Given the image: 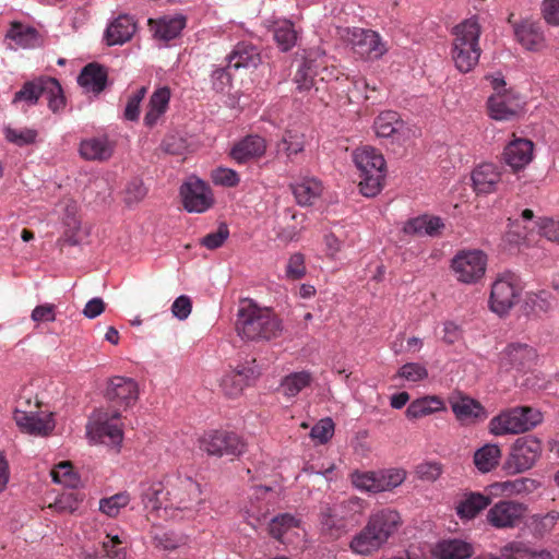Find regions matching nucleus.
I'll list each match as a JSON object with an SVG mask.
<instances>
[{
    "instance_id": "14",
    "label": "nucleus",
    "mask_w": 559,
    "mask_h": 559,
    "mask_svg": "<svg viewBox=\"0 0 559 559\" xmlns=\"http://www.w3.org/2000/svg\"><path fill=\"white\" fill-rule=\"evenodd\" d=\"M524 102L513 90L493 93L487 100L490 118L503 121L518 117L523 110Z\"/></svg>"
},
{
    "instance_id": "2",
    "label": "nucleus",
    "mask_w": 559,
    "mask_h": 559,
    "mask_svg": "<svg viewBox=\"0 0 559 559\" xmlns=\"http://www.w3.org/2000/svg\"><path fill=\"white\" fill-rule=\"evenodd\" d=\"M236 331L246 341L270 342L282 335L283 324L271 308L245 300L237 312Z\"/></svg>"
},
{
    "instance_id": "57",
    "label": "nucleus",
    "mask_w": 559,
    "mask_h": 559,
    "mask_svg": "<svg viewBox=\"0 0 559 559\" xmlns=\"http://www.w3.org/2000/svg\"><path fill=\"white\" fill-rule=\"evenodd\" d=\"M443 468L439 462L427 461L418 464L415 474L418 479L427 483L436 481L442 474Z\"/></svg>"
},
{
    "instance_id": "59",
    "label": "nucleus",
    "mask_w": 559,
    "mask_h": 559,
    "mask_svg": "<svg viewBox=\"0 0 559 559\" xmlns=\"http://www.w3.org/2000/svg\"><path fill=\"white\" fill-rule=\"evenodd\" d=\"M306 275L305 257L302 253L296 252L292 254L287 261L285 276L290 281L301 280Z\"/></svg>"
},
{
    "instance_id": "35",
    "label": "nucleus",
    "mask_w": 559,
    "mask_h": 559,
    "mask_svg": "<svg viewBox=\"0 0 559 559\" xmlns=\"http://www.w3.org/2000/svg\"><path fill=\"white\" fill-rule=\"evenodd\" d=\"M500 559H552L549 551L535 549L525 542H511L501 549Z\"/></svg>"
},
{
    "instance_id": "49",
    "label": "nucleus",
    "mask_w": 559,
    "mask_h": 559,
    "mask_svg": "<svg viewBox=\"0 0 559 559\" xmlns=\"http://www.w3.org/2000/svg\"><path fill=\"white\" fill-rule=\"evenodd\" d=\"M354 487L360 491L369 493L380 492L378 472H359L355 471L350 475Z\"/></svg>"
},
{
    "instance_id": "9",
    "label": "nucleus",
    "mask_w": 559,
    "mask_h": 559,
    "mask_svg": "<svg viewBox=\"0 0 559 559\" xmlns=\"http://www.w3.org/2000/svg\"><path fill=\"white\" fill-rule=\"evenodd\" d=\"M119 411L109 413L98 409L93 413L86 425V435L91 442L119 449L123 440V431L118 423Z\"/></svg>"
},
{
    "instance_id": "10",
    "label": "nucleus",
    "mask_w": 559,
    "mask_h": 559,
    "mask_svg": "<svg viewBox=\"0 0 559 559\" xmlns=\"http://www.w3.org/2000/svg\"><path fill=\"white\" fill-rule=\"evenodd\" d=\"M450 266L457 282L473 285L486 273L487 255L478 249L461 250L453 257Z\"/></svg>"
},
{
    "instance_id": "1",
    "label": "nucleus",
    "mask_w": 559,
    "mask_h": 559,
    "mask_svg": "<svg viewBox=\"0 0 559 559\" xmlns=\"http://www.w3.org/2000/svg\"><path fill=\"white\" fill-rule=\"evenodd\" d=\"M402 524L401 514L395 509L373 510L364 528L352 538L349 548L356 555L369 556L385 545Z\"/></svg>"
},
{
    "instance_id": "47",
    "label": "nucleus",
    "mask_w": 559,
    "mask_h": 559,
    "mask_svg": "<svg viewBox=\"0 0 559 559\" xmlns=\"http://www.w3.org/2000/svg\"><path fill=\"white\" fill-rule=\"evenodd\" d=\"M305 135L300 132L287 130L277 144V152H283L288 160H293L294 156L304 152Z\"/></svg>"
},
{
    "instance_id": "22",
    "label": "nucleus",
    "mask_w": 559,
    "mask_h": 559,
    "mask_svg": "<svg viewBox=\"0 0 559 559\" xmlns=\"http://www.w3.org/2000/svg\"><path fill=\"white\" fill-rule=\"evenodd\" d=\"M186 24L187 19L182 14L165 15L157 20H148L154 38L162 41L177 38L186 27Z\"/></svg>"
},
{
    "instance_id": "64",
    "label": "nucleus",
    "mask_w": 559,
    "mask_h": 559,
    "mask_svg": "<svg viewBox=\"0 0 559 559\" xmlns=\"http://www.w3.org/2000/svg\"><path fill=\"white\" fill-rule=\"evenodd\" d=\"M121 544L118 535L110 537L107 536V540L103 542V551L105 559H124V551L118 546Z\"/></svg>"
},
{
    "instance_id": "28",
    "label": "nucleus",
    "mask_w": 559,
    "mask_h": 559,
    "mask_svg": "<svg viewBox=\"0 0 559 559\" xmlns=\"http://www.w3.org/2000/svg\"><path fill=\"white\" fill-rule=\"evenodd\" d=\"M170 90L167 86L158 87L151 95L143 119L145 127L154 128L168 109Z\"/></svg>"
},
{
    "instance_id": "27",
    "label": "nucleus",
    "mask_w": 559,
    "mask_h": 559,
    "mask_svg": "<svg viewBox=\"0 0 559 559\" xmlns=\"http://www.w3.org/2000/svg\"><path fill=\"white\" fill-rule=\"evenodd\" d=\"M79 152L85 160L105 162L112 156L114 144L107 136L88 138L81 141Z\"/></svg>"
},
{
    "instance_id": "7",
    "label": "nucleus",
    "mask_w": 559,
    "mask_h": 559,
    "mask_svg": "<svg viewBox=\"0 0 559 559\" xmlns=\"http://www.w3.org/2000/svg\"><path fill=\"white\" fill-rule=\"evenodd\" d=\"M543 442L534 435L516 438L503 463V469L510 475L523 474L532 469L543 455Z\"/></svg>"
},
{
    "instance_id": "21",
    "label": "nucleus",
    "mask_w": 559,
    "mask_h": 559,
    "mask_svg": "<svg viewBox=\"0 0 559 559\" xmlns=\"http://www.w3.org/2000/svg\"><path fill=\"white\" fill-rule=\"evenodd\" d=\"M57 90L53 78H38L33 81L25 82L20 91L14 94L12 104H23V109L37 104L39 97L45 94L46 90Z\"/></svg>"
},
{
    "instance_id": "20",
    "label": "nucleus",
    "mask_w": 559,
    "mask_h": 559,
    "mask_svg": "<svg viewBox=\"0 0 559 559\" xmlns=\"http://www.w3.org/2000/svg\"><path fill=\"white\" fill-rule=\"evenodd\" d=\"M501 168L492 163H483L472 171L473 189L477 194H490L501 182Z\"/></svg>"
},
{
    "instance_id": "42",
    "label": "nucleus",
    "mask_w": 559,
    "mask_h": 559,
    "mask_svg": "<svg viewBox=\"0 0 559 559\" xmlns=\"http://www.w3.org/2000/svg\"><path fill=\"white\" fill-rule=\"evenodd\" d=\"M452 59L455 68L462 72L467 73L472 71L478 63L481 48L480 46H452Z\"/></svg>"
},
{
    "instance_id": "62",
    "label": "nucleus",
    "mask_w": 559,
    "mask_h": 559,
    "mask_svg": "<svg viewBox=\"0 0 559 559\" xmlns=\"http://www.w3.org/2000/svg\"><path fill=\"white\" fill-rule=\"evenodd\" d=\"M212 180L215 185L235 187L239 183V175L229 168L218 167L212 171Z\"/></svg>"
},
{
    "instance_id": "11",
    "label": "nucleus",
    "mask_w": 559,
    "mask_h": 559,
    "mask_svg": "<svg viewBox=\"0 0 559 559\" xmlns=\"http://www.w3.org/2000/svg\"><path fill=\"white\" fill-rule=\"evenodd\" d=\"M199 447L209 455H240L246 450L243 440L233 432L210 431L199 439Z\"/></svg>"
},
{
    "instance_id": "41",
    "label": "nucleus",
    "mask_w": 559,
    "mask_h": 559,
    "mask_svg": "<svg viewBox=\"0 0 559 559\" xmlns=\"http://www.w3.org/2000/svg\"><path fill=\"white\" fill-rule=\"evenodd\" d=\"M444 408V403L439 396L426 395L411 402L405 415L408 419H418L441 412Z\"/></svg>"
},
{
    "instance_id": "33",
    "label": "nucleus",
    "mask_w": 559,
    "mask_h": 559,
    "mask_svg": "<svg viewBox=\"0 0 559 559\" xmlns=\"http://www.w3.org/2000/svg\"><path fill=\"white\" fill-rule=\"evenodd\" d=\"M481 26L477 16L466 19L452 29V46H479Z\"/></svg>"
},
{
    "instance_id": "39",
    "label": "nucleus",
    "mask_w": 559,
    "mask_h": 559,
    "mask_svg": "<svg viewBox=\"0 0 559 559\" xmlns=\"http://www.w3.org/2000/svg\"><path fill=\"white\" fill-rule=\"evenodd\" d=\"M273 38L283 52L289 51L297 44L298 32L289 20H277L271 25Z\"/></svg>"
},
{
    "instance_id": "55",
    "label": "nucleus",
    "mask_w": 559,
    "mask_h": 559,
    "mask_svg": "<svg viewBox=\"0 0 559 559\" xmlns=\"http://www.w3.org/2000/svg\"><path fill=\"white\" fill-rule=\"evenodd\" d=\"M558 520L559 513L556 511L547 514H535L531 518L530 527L535 535L543 536L554 528Z\"/></svg>"
},
{
    "instance_id": "36",
    "label": "nucleus",
    "mask_w": 559,
    "mask_h": 559,
    "mask_svg": "<svg viewBox=\"0 0 559 559\" xmlns=\"http://www.w3.org/2000/svg\"><path fill=\"white\" fill-rule=\"evenodd\" d=\"M261 62V56L258 48L249 43H239L228 57V67L255 68Z\"/></svg>"
},
{
    "instance_id": "19",
    "label": "nucleus",
    "mask_w": 559,
    "mask_h": 559,
    "mask_svg": "<svg viewBox=\"0 0 559 559\" xmlns=\"http://www.w3.org/2000/svg\"><path fill=\"white\" fill-rule=\"evenodd\" d=\"M139 389L136 382L131 378L114 377L110 379L106 396L107 399L124 408L138 400Z\"/></svg>"
},
{
    "instance_id": "15",
    "label": "nucleus",
    "mask_w": 559,
    "mask_h": 559,
    "mask_svg": "<svg viewBox=\"0 0 559 559\" xmlns=\"http://www.w3.org/2000/svg\"><path fill=\"white\" fill-rule=\"evenodd\" d=\"M13 418L17 427L26 433L47 436L55 428L51 415L27 412L16 408Z\"/></svg>"
},
{
    "instance_id": "54",
    "label": "nucleus",
    "mask_w": 559,
    "mask_h": 559,
    "mask_svg": "<svg viewBox=\"0 0 559 559\" xmlns=\"http://www.w3.org/2000/svg\"><path fill=\"white\" fill-rule=\"evenodd\" d=\"M5 140L17 146H26L35 143L37 139V131L29 128H4Z\"/></svg>"
},
{
    "instance_id": "51",
    "label": "nucleus",
    "mask_w": 559,
    "mask_h": 559,
    "mask_svg": "<svg viewBox=\"0 0 559 559\" xmlns=\"http://www.w3.org/2000/svg\"><path fill=\"white\" fill-rule=\"evenodd\" d=\"M52 480L57 484H60L64 487L75 488L80 478L76 473L73 471V466L70 462H61L59 463L50 473Z\"/></svg>"
},
{
    "instance_id": "18",
    "label": "nucleus",
    "mask_w": 559,
    "mask_h": 559,
    "mask_svg": "<svg viewBox=\"0 0 559 559\" xmlns=\"http://www.w3.org/2000/svg\"><path fill=\"white\" fill-rule=\"evenodd\" d=\"M536 357V350L533 347L526 344L513 343L502 352L500 364L506 370L522 371L530 368Z\"/></svg>"
},
{
    "instance_id": "63",
    "label": "nucleus",
    "mask_w": 559,
    "mask_h": 559,
    "mask_svg": "<svg viewBox=\"0 0 559 559\" xmlns=\"http://www.w3.org/2000/svg\"><path fill=\"white\" fill-rule=\"evenodd\" d=\"M540 12L548 25L559 26V0H543Z\"/></svg>"
},
{
    "instance_id": "43",
    "label": "nucleus",
    "mask_w": 559,
    "mask_h": 559,
    "mask_svg": "<svg viewBox=\"0 0 559 559\" xmlns=\"http://www.w3.org/2000/svg\"><path fill=\"white\" fill-rule=\"evenodd\" d=\"M151 534L155 547L166 551L178 549L188 543L186 535L163 527L154 526Z\"/></svg>"
},
{
    "instance_id": "26",
    "label": "nucleus",
    "mask_w": 559,
    "mask_h": 559,
    "mask_svg": "<svg viewBox=\"0 0 559 559\" xmlns=\"http://www.w3.org/2000/svg\"><path fill=\"white\" fill-rule=\"evenodd\" d=\"M444 224L438 216L419 215L417 217L409 218L403 226V233L409 236L417 237H436L440 235Z\"/></svg>"
},
{
    "instance_id": "4",
    "label": "nucleus",
    "mask_w": 559,
    "mask_h": 559,
    "mask_svg": "<svg viewBox=\"0 0 559 559\" xmlns=\"http://www.w3.org/2000/svg\"><path fill=\"white\" fill-rule=\"evenodd\" d=\"M353 160L360 173L359 190L361 194L373 198L383 188L385 160L374 147L362 146L353 153Z\"/></svg>"
},
{
    "instance_id": "38",
    "label": "nucleus",
    "mask_w": 559,
    "mask_h": 559,
    "mask_svg": "<svg viewBox=\"0 0 559 559\" xmlns=\"http://www.w3.org/2000/svg\"><path fill=\"white\" fill-rule=\"evenodd\" d=\"M452 412L460 421L476 419L484 414L483 406L475 400L461 394L449 400Z\"/></svg>"
},
{
    "instance_id": "61",
    "label": "nucleus",
    "mask_w": 559,
    "mask_h": 559,
    "mask_svg": "<svg viewBox=\"0 0 559 559\" xmlns=\"http://www.w3.org/2000/svg\"><path fill=\"white\" fill-rule=\"evenodd\" d=\"M228 236V227L222 224L216 231L210 233L201 238L200 243L210 250H214L222 247Z\"/></svg>"
},
{
    "instance_id": "8",
    "label": "nucleus",
    "mask_w": 559,
    "mask_h": 559,
    "mask_svg": "<svg viewBox=\"0 0 559 559\" xmlns=\"http://www.w3.org/2000/svg\"><path fill=\"white\" fill-rule=\"evenodd\" d=\"M523 284L520 276L511 271L497 275L491 284L488 300L489 309L498 316H504L519 302Z\"/></svg>"
},
{
    "instance_id": "40",
    "label": "nucleus",
    "mask_w": 559,
    "mask_h": 559,
    "mask_svg": "<svg viewBox=\"0 0 559 559\" xmlns=\"http://www.w3.org/2000/svg\"><path fill=\"white\" fill-rule=\"evenodd\" d=\"M472 555V546L460 539L441 540L433 549V556L438 559H467Z\"/></svg>"
},
{
    "instance_id": "46",
    "label": "nucleus",
    "mask_w": 559,
    "mask_h": 559,
    "mask_svg": "<svg viewBox=\"0 0 559 559\" xmlns=\"http://www.w3.org/2000/svg\"><path fill=\"white\" fill-rule=\"evenodd\" d=\"M403 127L400 115L393 110L382 111L373 122V129L378 136L389 138Z\"/></svg>"
},
{
    "instance_id": "44",
    "label": "nucleus",
    "mask_w": 559,
    "mask_h": 559,
    "mask_svg": "<svg viewBox=\"0 0 559 559\" xmlns=\"http://www.w3.org/2000/svg\"><path fill=\"white\" fill-rule=\"evenodd\" d=\"M313 378L310 371L292 372L281 381V390L286 397H295L305 388L309 386Z\"/></svg>"
},
{
    "instance_id": "48",
    "label": "nucleus",
    "mask_w": 559,
    "mask_h": 559,
    "mask_svg": "<svg viewBox=\"0 0 559 559\" xmlns=\"http://www.w3.org/2000/svg\"><path fill=\"white\" fill-rule=\"evenodd\" d=\"M318 66L314 60L306 58L296 71L294 82L299 92H308L314 85V78L318 74Z\"/></svg>"
},
{
    "instance_id": "5",
    "label": "nucleus",
    "mask_w": 559,
    "mask_h": 559,
    "mask_svg": "<svg viewBox=\"0 0 559 559\" xmlns=\"http://www.w3.org/2000/svg\"><path fill=\"white\" fill-rule=\"evenodd\" d=\"M543 421V414L530 406H518L501 412L489 421L493 436L519 435L534 429Z\"/></svg>"
},
{
    "instance_id": "24",
    "label": "nucleus",
    "mask_w": 559,
    "mask_h": 559,
    "mask_svg": "<svg viewBox=\"0 0 559 559\" xmlns=\"http://www.w3.org/2000/svg\"><path fill=\"white\" fill-rule=\"evenodd\" d=\"M364 509V501L358 497H350L345 499L332 508H328L322 513V524L332 528L336 525V520L354 519L356 514L361 513Z\"/></svg>"
},
{
    "instance_id": "32",
    "label": "nucleus",
    "mask_w": 559,
    "mask_h": 559,
    "mask_svg": "<svg viewBox=\"0 0 559 559\" xmlns=\"http://www.w3.org/2000/svg\"><path fill=\"white\" fill-rule=\"evenodd\" d=\"M7 39L14 43L11 49H32L40 45V37L36 28L13 22L5 35Z\"/></svg>"
},
{
    "instance_id": "53",
    "label": "nucleus",
    "mask_w": 559,
    "mask_h": 559,
    "mask_svg": "<svg viewBox=\"0 0 559 559\" xmlns=\"http://www.w3.org/2000/svg\"><path fill=\"white\" fill-rule=\"evenodd\" d=\"M130 502L128 492H119L108 498H103L99 501V511L104 514L115 518L119 514L120 510L127 507Z\"/></svg>"
},
{
    "instance_id": "25",
    "label": "nucleus",
    "mask_w": 559,
    "mask_h": 559,
    "mask_svg": "<svg viewBox=\"0 0 559 559\" xmlns=\"http://www.w3.org/2000/svg\"><path fill=\"white\" fill-rule=\"evenodd\" d=\"M518 41L527 50L539 51L546 47L544 32L540 25L533 21H522L514 26Z\"/></svg>"
},
{
    "instance_id": "16",
    "label": "nucleus",
    "mask_w": 559,
    "mask_h": 559,
    "mask_svg": "<svg viewBox=\"0 0 559 559\" xmlns=\"http://www.w3.org/2000/svg\"><path fill=\"white\" fill-rule=\"evenodd\" d=\"M503 162L513 171L524 169L534 157V143L527 139H514L503 150Z\"/></svg>"
},
{
    "instance_id": "37",
    "label": "nucleus",
    "mask_w": 559,
    "mask_h": 559,
    "mask_svg": "<svg viewBox=\"0 0 559 559\" xmlns=\"http://www.w3.org/2000/svg\"><path fill=\"white\" fill-rule=\"evenodd\" d=\"M78 83L86 92L100 93L107 83V73L105 69L96 63H90L81 71Z\"/></svg>"
},
{
    "instance_id": "58",
    "label": "nucleus",
    "mask_w": 559,
    "mask_h": 559,
    "mask_svg": "<svg viewBox=\"0 0 559 559\" xmlns=\"http://www.w3.org/2000/svg\"><path fill=\"white\" fill-rule=\"evenodd\" d=\"M147 88L142 86L138 88L130 97L128 98L126 108H124V118L129 121H136L140 117V105L146 95Z\"/></svg>"
},
{
    "instance_id": "45",
    "label": "nucleus",
    "mask_w": 559,
    "mask_h": 559,
    "mask_svg": "<svg viewBox=\"0 0 559 559\" xmlns=\"http://www.w3.org/2000/svg\"><path fill=\"white\" fill-rule=\"evenodd\" d=\"M501 450L499 445L489 443L475 452L474 463L480 472L488 473L499 464Z\"/></svg>"
},
{
    "instance_id": "50",
    "label": "nucleus",
    "mask_w": 559,
    "mask_h": 559,
    "mask_svg": "<svg viewBox=\"0 0 559 559\" xmlns=\"http://www.w3.org/2000/svg\"><path fill=\"white\" fill-rule=\"evenodd\" d=\"M298 527L299 520L288 513H284L272 519L269 532L274 538L283 540L289 531Z\"/></svg>"
},
{
    "instance_id": "6",
    "label": "nucleus",
    "mask_w": 559,
    "mask_h": 559,
    "mask_svg": "<svg viewBox=\"0 0 559 559\" xmlns=\"http://www.w3.org/2000/svg\"><path fill=\"white\" fill-rule=\"evenodd\" d=\"M338 34L350 47L355 57L362 61H377L389 50L386 41L373 29L344 27Z\"/></svg>"
},
{
    "instance_id": "13",
    "label": "nucleus",
    "mask_w": 559,
    "mask_h": 559,
    "mask_svg": "<svg viewBox=\"0 0 559 559\" xmlns=\"http://www.w3.org/2000/svg\"><path fill=\"white\" fill-rule=\"evenodd\" d=\"M180 195L183 207L190 213H203L214 204L210 186L197 177H190L182 183Z\"/></svg>"
},
{
    "instance_id": "52",
    "label": "nucleus",
    "mask_w": 559,
    "mask_h": 559,
    "mask_svg": "<svg viewBox=\"0 0 559 559\" xmlns=\"http://www.w3.org/2000/svg\"><path fill=\"white\" fill-rule=\"evenodd\" d=\"M380 492L391 491L401 486L406 479V471L403 468H389L378 472Z\"/></svg>"
},
{
    "instance_id": "17",
    "label": "nucleus",
    "mask_w": 559,
    "mask_h": 559,
    "mask_svg": "<svg viewBox=\"0 0 559 559\" xmlns=\"http://www.w3.org/2000/svg\"><path fill=\"white\" fill-rule=\"evenodd\" d=\"M166 477L162 481H147L141 485V501L144 509L156 514L157 518L166 520Z\"/></svg>"
},
{
    "instance_id": "23",
    "label": "nucleus",
    "mask_w": 559,
    "mask_h": 559,
    "mask_svg": "<svg viewBox=\"0 0 559 559\" xmlns=\"http://www.w3.org/2000/svg\"><path fill=\"white\" fill-rule=\"evenodd\" d=\"M266 151V142L260 135H247L238 141L230 151L231 158L238 164L262 157Z\"/></svg>"
},
{
    "instance_id": "3",
    "label": "nucleus",
    "mask_w": 559,
    "mask_h": 559,
    "mask_svg": "<svg viewBox=\"0 0 559 559\" xmlns=\"http://www.w3.org/2000/svg\"><path fill=\"white\" fill-rule=\"evenodd\" d=\"M166 520L192 519L200 510L203 500L200 485L190 476L171 475L166 477Z\"/></svg>"
},
{
    "instance_id": "31",
    "label": "nucleus",
    "mask_w": 559,
    "mask_h": 559,
    "mask_svg": "<svg viewBox=\"0 0 559 559\" xmlns=\"http://www.w3.org/2000/svg\"><path fill=\"white\" fill-rule=\"evenodd\" d=\"M290 190L300 206H310L321 197L323 186L314 177H305L301 180L292 183Z\"/></svg>"
},
{
    "instance_id": "34",
    "label": "nucleus",
    "mask_w": 559,
    "mask_h": 559,
    "mask_svg": "<svg viewBox=\"0 0 559 559\" xmlns=\"http://www.w3.org/2000/svg\"><path fill=\"white\" fill-rule=\"evenodd\" d=\"M491 502V497L480 492L466 493L457 503L456 514L462 520H472L476 518Z\"/></svg>"
},
{
    "instance_id": "60",
    "label": "nucleus",
    "mask_w": 559,
    "mask_h": 559,
    "mask_svg": "<svg viewBox=\"0 0 559 559\" xmlns=\"http://www.w3.org/2000/svg\"><path fill=\"white\" fill-rule=\"evenodd\" d=\"M334 433V423L331 418H323L318 421L310 431V437L319 443H326Z\"/></svg>"
},
{
    "instance_id": "29",
    "label": "nucleus",
    "mask_w": 559,
    "mask_h": 559,
    "mask_svg": "<svg viewBox=\"0 0 559 559\" xmlns=\"http://www.w3.org/2000/svg\"><path fill=\"white\" fill-rule=\"evenodd\" d=\"M536 488V481L531 478H516L504 481H496L486 487L490 497H512L531 492Z\"/></svg>"
},
{
    "instance_id": "56",
    "label": "nucleus",
    "mask_w": 559,
    "mask_h": 559,
    "mask_svg": "<svg viewBox=\"0 0 559 559\" xmlns=\"http://www.w3.org/2000/svg\"><path fill=\"white\" fill-rule=\"evenodd\" d=\"M396 377L409 382H419L428 377V370L419 362H406L399 369Z\"/></svg>"
},
{
    "instance_id": "12",
    "label": "nucleus",
    "mask_w": 559,
    "mask_h": 559,
    "mask_svg": "<svg viewBox=\"0 0 559 559\" xmlns=\"http://www.w3.org/2000/svg\"><path fill=\"white\" fill-rule=\"evenodd\" d=\"M527 507L515 500H500L486 514V521L497 530H509L520 525Z\"/></svg>"
},
{
    "instance_id": "30",
    "label": "nucleus",
    "mask_w": 559,
    "mask_h": 559,
    "mask_svg": "<svg viewBox=\"0 0 559 559\" xmlns=\"http://www.w3.org/2000/svg\"><path fill=\"white\" fill-rule=\"evenodd\" d=\"M136 31V24L132 16L121 14L106 28V40L109 46L122 45L129 41Z\"/></svg>"
}]
</instances>
